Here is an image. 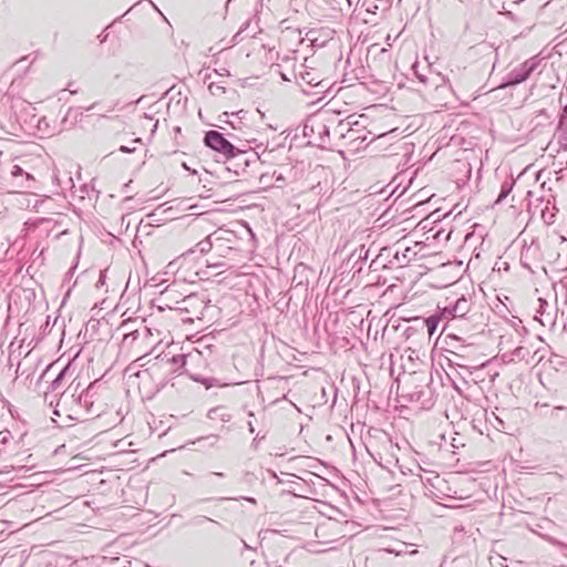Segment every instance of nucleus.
<instances>
[{
  "label": "nucleus",
  "mask_w": 567,
  "mask_h": 567,
  "mask_svg": "<svg viewBox=\"0 0 567 567\" xmlns=\"http://www.w3.org/2000/svg\"><path fill=\"white\" fill-rule=\"evenodd\" d=\"M423 394V391H416L414 393H411V401H419L421 399V395Z\"/></svg>",
  "instance_id": "30"
},
{
  "label": "nucleus",
  "mask_w": 567,
  "mask_h": 567,
  "mask_svg": "<svg viewBox=\"0 0 567 567\" xmlns=\"http://www.w3.org/2000/svg\"><path fill=\"white\" fill-rule=\"evenodd\" d=\"M540 63L542 59L538 55H534L527 59L525 62L515 66L504 76V81L499 87L505 89L525 82L538 69Z\"/></svg>",
  "instance_id": "4"
},
{
  "label": "nucleus",
  "mask_w": 567,
  "mask_h": 567,
  "mask_svg": "<svg viewBox=\"0 0 567 567\" xmlns=\"http://www.w3.org/2000/svg\"><path fill=\"white\" fill-rule=\"evenodd\" d=\"M385 463H386V467L391 466V465H398L399 464V460L396 457H394L393 455L390 456V458L385 460Z\"/></svg>",
  "instance_id": "27"
},
{
  "label": "nucleus",
  "mask_w": 567,
  "mask_h": 567,
  "mask_svg": "<svg viewBox=\"0 0 567 567\" xmlns=\"http://www.w3.org/2000/svg\"><path fill=\"white\" fill-rule=\"evenodd\" d=\"M502 14H504L506 18H508L509 20L512 21H516V16L509 11V10H504V11H501Z\"/></svg>",
  "instance_id": "28"
},
{
  "label": "nucleus",
  "mask_w": 567,
  "mask_h": 567,
  "mask_svg": "<svg viewBox=\"0 0 567 567\" xmlns=\"http://www.w3.org/2000/svg\"><path fill=\"white\" fill-rule=\"evenodd\" d=\"M539 308L537 309L535 318L543 324L551 323L550 313L547 312L548 303L543 298L538 299Z\"/></svg>",
  "instance_id": "12"
},
{
  "label": "nucleus",
  "mask_w": 567,
  "mask_h": 567,
  "mask_svg": "<svg viewBox=\"0 0 567 567\" xmlns=\"http://www.w3.org/2000/svg\"><path fill=\"white\" fill-rule=\"evenodd\" d=\"M471 308V302L465 297L458 298L452 307H445L443 315L447 313L453 318H463Z\"/></svg>",
  "instance_id": "8"
},
{
  "label": "nucleus",
  "mask_w": 567,
  "mask_h": 567,
  "mask_svg": "<svg viewBox=\"0 0 567 567\" xmlns=\"http://www.w3.org/2000/svg\"><path fill=\"white\" fill-rule=\"evenodd\" d=\"M120 151H121L122 153H133V152L135 151V148H134V147H128V146L122 145V146L120 147Z\"/></svg>",
  "instance_id": "31"
},
{
  "label": "nucleus",
  "mask_w": 567,
  "mask_h": 567,
  "mask_svg": "<svg viewBox=\"0 0 567 567\" xmlns=\"http://www.w3.org/2000/svg\"><path fill=\"white\" fill-rule=\"evenodd\" d=\"M410 252H411V248H406L405 251L403 252V258L406 259V261L410 260V257H409Z\"/></svg>",
  "instance_id": "32"
},
{
  "label": "nucleus",
  "mask_w": 567,
  "mask_h": 567,
  "mask_svg": "<svg viewBox=\"0 0 567 567\" xmlns=\"http://www.w3.org/2000/svg\"><path fill=\"white\" fill-rule=\"evenodd\" d=\"M244 548L247 550L252 549L245 540H243Z\"/></svg>",
  "instance_id": "36"
},
{
  "label": "nucleus",
  "mask_w": 567,
  "mask_h": 567,
  "mask_svg": "<svg viewBox=\"0 0 567 567\" xmlns=\"http://www.w3.org/2000/svg\"><path fill=\"white\" fill-rule=\"evenodd\" d=\"M207 417L214 421L227 423L231 420V414L224 406H216L208 411Z\"/></svg>",
  "instance_id": "11"
},
{
  "label": "nucleus",
  "mask_w": 567,
  "mask_h": 567,
  "mask_svg": "<svg viewBox=\"0 0 567 567\" xmlns=\"http://www.w3.org/2000/svg\"><path fill=\"white\" fill-rule=\"evenodd\" d=\"M248 429H249V432H250V433H254V432H255V427H254V425H252V423H251V422H248Z\"/></svg>",
  "instance_id": "34"
},
{
  "label": "nucleus",
  "mask_w": 567,
  "mask_h": 567,
  "mask_svg": "<svg viewBox=\"0 0 567 567\" xmlns=\"http://www.w3.org/2000/svg\"><path fill=\"white\" fill-rule=\"evenodd\" d=\"M10 176L12 178V185L17 189L14 192H20L23 189H31L33 187L34 178L33 176L25 172L20 165L13 164L10 168Z\"/></svg>",
  "instance_id": "6"
},
{
  "label": "nucleus",
  "mask_w": 567,
  "mask_h": 567,
  "mask_svg": "<svg viewBox=\"0 0 567 567\" xmlns=\"http://www.w3.org/2000/svg\"><path fill=\"white\" fill-rule=\"evenodd\" d=\"M413 72H414V75L416 76V79L423 83V84H427L429 83V76L425 74V73H422L419 71V63H414L413 64Z\"/></svg>",
  "instance_id": "21"
},
{
  "label": "nucleus",
  "mask_w": 567,
  "mask_h": 567,
  "mask_svg": "<svg viewBox=\"0 0 567 567\" xmlns=\"http://www.w3.org/2000/svg\"><path fill=\"white\" fill-rule=\"evenodd\" d=\"M312 128L316 130V135H318L320 143H324L329 140L330 130L322 115H313L306 121L303 126L305 135H308V130Z\"/></svg>",
  "instance_id": "7"
},
{
  "label": "nucleus",
  "mask_w": 567,
  "mask_h": 567,
  "mask_svg": "<svg viewBox=\"0 0 567 567\" xmlns=\"http://www.w3.org/2000/svg\"><path fill=\"white\" fill-rule=\"evenodd\" d=\"M290 59L295 60V56H293V58L285 56L282 60H284V61H289Z\"/></svg>",
  "instance_id": "42"
},
{
  "label": "nucleus",
  "mask_w": 567,
  "mask_h": 567,
  "mask_svg": "<svg viewBox=\"0 0 567 567\" xmlns=\"http://www.w3.org/2000/svg\"><path fill=\"white\" fill-rule=\"evenodd\" d=\"M368 249L364 248V246H361L358 250V259H367L368 258Z\"/></svg>",
  "instance_id": "26"
},
{
  "label": "nucleus",
  "mask_w": 567,
  "mask_h": 567,
  "mask_svg": "<svg viewBox=\"0 0 567 567\" xmlns=\"http://www.w3.org/2000/svg\"><path fill=\"white\" fill-rule=\"evenodd\" d=\"M213 475H215V476H217V477H223V476H224V474H223V473H220V472H214V473H213Z\"/></svg>",
  "instance_id": "39"
},
{
  "label": "nucleus",
  "mask_w": 567,
  "mask_h": 567,
  "mask_svg": "<svg viewBox=\"0 0 567 567\" xmlns=\"http://www.w3.org/2000/svg\"><path fill=\"white\" fill-rule=\"evenodd\" d=\"M148 374L147 370L138 372L137 377L141 378L142 375Z\"/></svg>",
  "instance_id": "38"
},
{
  "label": "nucleus",
  "mask_w": 567,
  "mask_h": 567,
  "mask_svg": "<svg viewBox=\"0 0 567 567\" xmlns=\"http://www.w3.org/2000/svg\"><path fill=\"white\" fill-rule=\"evenodd\" d=\"M566 411V408L565 406H555L551 411H550V416L553 419H559L560 416V413L561 412H565Z\"/></svg>",
  "instance_id": "25"
},
{
  "label": "nucleus",
  "mask_w": 567,
  "mask_h": 567,
  "mask_svg": "<svg viewBox=\"0 0 567 567\" xmlns=\"http://www.w3.org/2000/svg\"><path fill=\"white\" fill-rule=\"evenodd\" d=\"M206 522L213 523L215 525H219L218 522H216L207 516H196L189 520V524L198 526V525H203Z\"/></svg>",
  "instance_id": "20"
},
{
  "label": "nucleus",
  "mask_w": 567,
  "mask_h": 567,
  "mask_svg": "<svg viewBox=\"0 0 567 567\" xmlns=\"http://www.w3.org/2000/svg\"><path fill=\"white\" fill-rule=\"evenodd\" d=\"M276 179H277V181H281V182H284V181H285V178L282 177V175H281V174H279V175L277 176V178H276Z\"/></svg>",
  "instance_id": "40"
},
{
  "label": "nucleus",
  "mask_w": 567,
  "mask_h": 567,
  "mask_svg": "<svg viewBox=\"0 0 567 567\" xmlns=\"http://www.w3.org/2000/svg\"><path fill=\"white\" fill-rule=\"evenodd\" d=\"M69 374V367L63 368L44 392V402L54 406L55 415L65 414L71 420L82 421L94 413V396L96 382H91L85 389L76 379L63 389Z\"/></svg>",
  "instance_id": "1"
},
{
  "label": "nucleus",
  "mask_w": 567,
  "mask_h": 567,
  "mask_svg": "<svg viewBox=\"0 0 567 567\" xmlns=\"http://www.w3.org/2000/svg\"><path fill=\"white\" fill-rule=\"evenodd\" d=\"M549 200L547 202V205L545 208L542 209V218L544 220L545 224L547 225H551L555 223V217H556V208L555 207H549Z\"/></svg>",
  "instance_id": "14"
},
{
  "label": "nucleus",
  "mask_w": 567,
  "mask_h": 567,
  "mask_svg": "<svg viewBox=\"0 0 567 567\" xmlns=\"http://www.w3.org/2000/svg\"><path fill=\"white\" fill-rule=\"evenodd\" d=\"M210 300L205 295L190 293L176 302L175 309L185 313L184 321L193 322L195 319L202 320L204 311L209 306Z\"/></svg>",
  "instance_id": "2"
},
{
  "label": "nucleus",
  "mask_w": 567,
  "mask_h": 567,
  "mask_svg": "<svg viewBox=\"0 0 567 567\" xmlns=\"http://www.w3.org/2000/svg\"><path fill=\"white\" fill-rule=\"evenodd\" d=\"M30 59V55H24L19 60V63L28 61Z\"/></svg>",
  "instance_id": "35"
},
{
  "label": "nucleus",
  "mask_w": 567,
  "mask_h": 567,
  "mask_svg": "<svg viewBox=\"0 0 567 567\" xmlns=\"http://www.w3.org/2000/svg\"><path fill=\"white\" fill-rule=\"evenodd\" d=\"M421 480L425 485H430L434 488H440V485L444 483V480L441 478L439 474H432L426 477H421Z\"/></svg>",
  "instance_id": "16"
},
{
  "label": "nucleus",
  "mask_w": 567,
  "mask_h": 567,
  "mask_svg": "<svg viewBox=\"0 0 567 567\" xmlns=\"http://www.w3.org/2000/svg\"><path fill=\"white\" fill-rule=\"evenodd\" d=\"M281 78L282 80L288 82L295 79L296 81H298L299 85L302 87V91L306 93L308 92L302 86L303 84L308 85L309 87H324L319 72H317L313 69L308 70V68L305 64H300L298 70H293L290 76L286 73H281Z\"/></svg>",
  "instance_id": "5"
},
{
  "label": "nucleus",
  "mask_w": 567,
  "mask_h": 567,
  "mask_svg": "<svg viewBox=\"0 0 567 567\" xmlns=\"http://www.w3.org/2000/svg\"><path fill=\"white\" fill-rule=\"evenodd\" d=\"M187 355L177 354L174 355L171 361L174 365L184 367L186 364Z\"/></svg>",
  "instance_id": "23"
},
{
  "label": "nucleus",
  "mask_w": 567,
  "mask_h": 567,
  "mask_svg": "<svg viewBox=\"0 0 567 567\" xmlns=\"http://www.w3.org/2000/svg\"><path fill=\"white\" fill-rule=\"evenodd\" d=\"M208 90H209L210 94L215 95V96H220L226 92L225 86H223L219 83H210L208 85Z\"/></svg>",
  "instance_id": "19"
},
{
  "label": "nucleus",
  "mask_w": 567,
  "mask_h": 567,
  "mask_svg": "<svg viewBox=\"0 0 567 567\" xmlns=\"http://www.w3.org/2000/svg\"><path fill=\"white\" fill-rule=\"evenodd\" d=\"M497 375V373L491 374V379H494Z\"/></svg>",
  "instance_id": "44"
},
{
  "label": "nucleus",
  "mask_w": 567,
  "mask_h": 567,
  "mask_svg": "<svg viewBox=\"0 0 567 567\" xmlns=\"http://www.w3.org/2000/svg\"><path fill=\"white\" fill-rule=\"evenodd\" d=\"M7 442V437H2V443H6Z\"/></svg>",
  "instance_id": "45"
},
{
  "label": "nucleus",
  "mask_w": 567,
  "mask_h": 567,
  "mask_svg": "<svg viewBox=\"0 0 567 567\" xmlns=\"http://www.w3.org/2000/svg\"><path fill=\"white\" fill-rule=\"evenodd\" d=\"M351 124H352V123H350V122H347V123H344L343 121L339 122L338 127L340 128V134H341L342 136H344V134H343V130L346 128V126L348 127V126H350Z\"/></svg>",
  "instance_id": "29"
},
{
  "label": "nucleus",
  "mask_w": 567,
  "mask_h": 567,
  "mask_svg": "<svg viewBox=\"0 0 567 567\" xmlns=\"http://www.w3.org/2000/svg\"><path fill=\"white\" fill-rule=\"evenodd\" d=\"M248 502L255 503L254 498H246Z\"/></svg>",
  "instance_id": "43"
},
{
  "label": "nucleus",
  "mask_w": 567,
  "mask_h": 567,
  "mask_svg": "<svg viewBox=\"0 0 567 567\" xmlns=\"http://www.w3.org/2000/svg\"><path fill=\"white\" fill-rule=\"evenodd\" d=\"M482 365L475 368V370L473 372H471L472 377H473V381L475 383H482L483 379H482Z\"/></svg>",
  "instance_id": "24"
},
{
  "label": "nucleus",
  "mask_w": 567,
  "mask_h": 567,
  "mask_svg": "<svg viewBox=\"0 0 567 567\" xmlns=\"http://www.w3.org/2000/svg\"><path fill=\"white\" fill-rule=\"evenodd\" d=\"M539 251V247L536 244H532L528 247H525L520 254V260L525 268L532 270L530 260L536 259V255Z\"/></svg>",
  "instance_id": "10"
},
{
  "label": "nucleus",
  "mask_w": 567,
  "mask_h": 567,
  "mask_svg": "<svg viewBox=\"0 0 567 567\" xmlns=\"http://www.w3.org/2000/svg\"><path fill=\"white\" fill-rule=\"evenodd\" d=\"M204 441H207L210 446H214L219 441V436L216 435V434H210V435H207V436L198 437L196 442L200 443V442H204Z\"/></svg>",
  "instance_id": "22"
},
{
  "label": "nucleus",
  "mask_w": 567,
  "mask_h": 567,
  "mask_svg": "<svg viewBox=\"0 0 567 567\" xmlns=\"http://www.w3.org/2000/svg\"><path fill=\"white\" fill-rule=\"evenodd\" d=\"M308 135L307 136H312V135H316V130L312 128V130H308Z\"/></svg>",
  "instance_id": "37"
},
{
  "label": "nucleus",
  "mask_w": 567,
  "mask_h": 567,
  "mask_svg": "<svg viewBox=\"0 0 567 567\" xmlns=\"http://www.w3.org/2000/svg\"><path fill=\"white\" fill-rule=\"evenodd\" d=\"M453 339L457 341V344L454 346L455 350L453 351V354L456 359L455 364H457L458 367H464V364L461 363L458 360L465 359L475 349L472 344H465L460 338L455 336H453Z\"/></svg>",
  "instance_id": "9"
},
{
  "label": "nucleus",
  "mask_w": 567,
  "mask_h": 567,
  "mask_svg": "<svg viewBox=\"0 0 567 567\" xmlns=\"http://www.w3.org/2000/svg\"><path fill=\"white\" fill-rule=\"evenodd\" d=\"M312 33H313L312 31H310V32H308V33H307V37H308V39H309L310 41H313V39H312V38H310V35H311Z\"/></svg>",
  "instance_id": "41"
},
{
  "label": "nucleus",
  "mask_w": 567,
  "mask_h": 567,
  "mask_svg": "<svg viewBox=\"0 0 567 567\" xmlns=\"http://www.w3.org/2000/svg\"><path fill=\"white\" fill-rule=\"evenodd\" d=\"M530 353H532V352H530V350H529L528 348H526V347H517V348H515V349L512 351V353H511V355H512L511 360H515V359H517V360H519V361H526V362H528V358L530 357Z\"/></svg>",
  "instance_id": "13"
},
{
  "label": "nucleus",
  "mask_w": 567,
  "mask_h": 567,
  "mask_svg": "<svg viewBox=\"0 0 567 567\" xmlns=\"http://www.w3.org/2000/svg\"><path fill=\"white\" fill-rule=\"evenodd\" d=\"M441 318L440 316H430L426 320H425V324H426V328H427V332L430 336L434 334L436 329H437V326H439V322H440Z\"/></svg>",
  "instance_id": "18"
},
{
  "label": "nucleus",
  "mask_w": 567,
  "mask_h": 567,
  "mask_svg": "<svg viewBox=\"0 0 567 567\" xmlns=\"http://www.w3.org/2000/svg\"><path fill=\"white\" fill-rule=\"evenodd\" d=\"M204 144L218 153V155L225 161L235 158L236 156L245 153V151L233 145L228 140H226L224 134L218 131L206 132L204 136Z\"/></svg>",
  "instance_id": "3"
},
{
  "label": "nucleus",
  "mask_w": 567,
  "mask_h": 567,
  "mask_svg": "<svg viewBox=\"0 0 567 567\" xmlns=\"http://www.w3.org/2000/svg\"><path fill=\"white\" fill-rule=\"evenodd\" d=\"M213 248V244L210 241L209 237H206L205 239L197 243L195 247V251H198L200 255H205L209 252ZM194 252V250H192Z\"/></svg>",
  "instance_id": "17"
},
{
  "label": "nucleus",
  "mask_w": 567,
  "mask_h": 567,
  "mask_svg": "<svg viewBox=\"0 0 567 567\" xmlns=\"http://www.w3.org/2000/svg\"><path fill=\"white\" fill-rule=\"evenodd\" d=\"M513 186H514V182L505 181L502 184L501 192H499L498 197L495 203L496 204L502 203L509 195V193L513 189Z\"/></svg>",
  "instance_id": "15"
},
{
  "label": "nucleus",
  "mask_w": 567,
  "mask_h": 567,
  "mask_svg": "<svg viewBox=\"0 0 567 567\" xmlns=\"http://www.w3.org/2000/svg\"><path fill=\"white\" fill-rule=\"evenodd\" d=\"M203 383L205 384V386H206L207 389H209L210 386H213V380H208V379H206V380H204V381H203Z\"/></svg>",
  "instance_id": "33"
}]
</instances>
